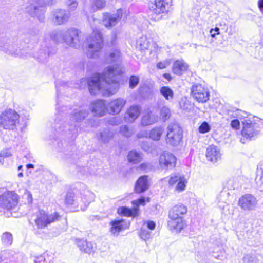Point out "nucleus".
Instances as JSON below:
<instances>
[{
    "mask_svg": "<svg viewBox=\"0 0 263 263\" xmlns=\"http://www.w3.org/2000/svg\"><path fill=\"white\" fill-rule=\"evenodd\" d=\"M93 194L87 191L84 192L83 194L82 195V197L80 198L76 199V201L74 195L72 193H68L66 195L65 203L69 205H75L77 203V206L80 207L81 210L84 211L93 200Z\"/></svg>",
    "mask_w": 263,
    "mask_h": 263,
    "instance_id": "nucleus-7",
    "label": "nucleus"
},
{
    "mask_svg": "<svg viewBox=\"0 0 263 263\" xmlns=\"http://www.w3.org/2000/svg\"><path fill=\"white\" fill-rule=\"evenodd\" d=\"M213 31V29H211V31H210V33L211 34L212 37H214L215 36V33H212Z\"/></svg>",
    "mask_w": 263,
    "mask_h": 263,
    "instance_id": "nucleus-63",
    "label": "nucleus"
},
{
    "mask_svg": "<svg viewBox=\"0 0 263 263\" xmlns=\"http://www.w3.org/2000/svg\"><path fill=\"white\" fill-rule=\"evenodd\" d=\"M242 261L243 263H258V259L255 255L247 254L244 255Z\"/></svg>",
    "mask_w": 263,
    "mask_h": 263,
    "instance_id": "nucleus-41",
    "label": "nucleus"
},
{
    "mask_svg": "<svg viewBox=\"0 0 263 263\" xmlns=\"http://www.w3.org/2000/svg\"><path fill=\"white\" fill-rule=\"evenodd\" d=\"M48 256L47 254H44L42 255L35 257L34 263H48L47 258Z\"/></svg>",
    "mask_w": 263,
    "mask_h": 263,
    "instance_id": "nucleus-47",
    "label": "nucleus"
},
{
    "mask_svg": "<svg viewBox=\"0 0 263 263\" xmlns=\"http://www.w3.org/2000/svg\"><path fill=\"white\" fill-rule=\"evenodd\" d=\"M77 245L80 250L88 254H91L93 252L95 248L91 242L85 240H79L77 241Z\"/></svg>",
    "mask_w": 263,
    "mask_h": 263,
    "instance_id": "nucleus-30",
    "label": "nucleus"
},
{
    "mask_svg": "<svg viewBox=\"0 0 263 263\" xmlns=\"http://www.w3.org/2000/svg\"><path fill=\"white\" fill-rule=\"evenodd\" d=\"M0 48L5 52L12 55H18V47L9 44V39L4 35L0 37Z\"/></svg>",
    "mask_w": 263,
    "mask_h": 263,
    "instance_id": "nucleus-18",
    "label": "nucleus"
},
{
    "mask_svg": "<svg viewBox=\"0 0 263 263\" xmlns=\"http://www.w3.org/2000/svg\"><path fill=\"white\" fill-rule=\"evenodd\" d=\"M149 43L146 36H142L137 41L136 48L141 51L146 50L149 47Z\"/></svg>",
    "mask_w": 263,
    "mask_h": 263,
    "instance_id": "nucleus-33",
    "label": "nucleus"
},
{
    "mask_svg": "<svg viewBox=\"0 0 263 263\" xmlns=\"http://www.w3.org/2000/svg\"><path fill=\"white\" fill-rule=\"evenodd\" d=\"M156 227V224L153 221L149 220L147 222L146 225L144 226L146 228H148L151 230H154Z\"/></svg>",
    "mask_w": 263,
    "mask_h": 263,
    "instance_id": "nucleus-55",
    "label": "nucleus"
},
{
    "mask_svg": "<svg viewBox=\"0 0 263 263\" xmlns=\"http://www.w3.org/2000/svg\"><path fill=\"white\" fill-rule=\"evenodd\" d=\"M126 103V101L122 98L112 100L107 104V112L111 115L119 114Z\"/></svg>",
    "mask_w": 263,
    "mask_h": 263,
    "instance_id": "nucleus-15",
    "label": "nucleus"
},
{
    "mask_svg": "<svg viewBox=\"0 0 263 263\" xmlns=\"http://www.w3.org/2000/svg\"><path fill=\"white\" fill-rule=\"evenodd\" d=\"M149 186L148 176L146 175L141 176L136 183L135 192L137 193L144 192L148 189Z\"/></svg>",
    "mask_w": 263,
    "mask_h": 263,
    "instance_id": "nucleus-26",
    "label": "nucleus"
},
{
    "mask_svg": "<svg viewBox=\"0 0 263 263\" xmlns=\"http://www.w3.org/2000/svg\"><path fill=\"white\" fill-rule=\"evenodd\" d=\"M23 197L24 198L27 199V203L28 204H30L32 203L33 198L32 194L30 192H29L27 190H26L24 194Z\"/></svg>",
    "mask_w": 263,
    "mask_h": 263,
    "instance_id": "nucleus-51",
    "label": "nucleus"
},
{
    "mask_svg": "<svg viewBox=\"0 0 263 263\" xmlns=\"http://www.w3.org/2000/svg\"><path fill=\"white\" fill-rule=\"evenodd\" d=\"M159 165L162 169H172L175 167L176 158L168 152H164L159 157Z\"/></svg>",
    "mask_w": 263,
    "mask_h": 263,
    "instance_id": "nucleus-14",
    "label": "nucleus"
},
{
    "mask_svg": "<svg viewBox=\"0 0 263 263\" xmlns=\"http://www.w3.org/2000/svg\"><path fill=\"white\" fill-rule=\"evenodd\" d=\"M183 175L179 173H175L172 174L170 176L168 180V184L171 186H174L177 182L178 183L182 178Z\"/></svg>",
    "mask_w": 263,
    "mask_h": 263,
    "instance_id": "nucleus-37",
    "label": "nucleus"
},
{
    "mask_svg": "<svg viewBox=\"0 0 263 263\" xmlns=\"http://www.w3.org/2000/svg\"><path fill=\"white\" fill-rule=\"evenodd\" d=\"M139 209L137 208H133V209H129L127 207H120L118 209V213L119 214H122L125 216L136 217L138 216Z\"/></svg>",
    "mask_w": 263,
    "mask_h": 263,
    "instance_id": "nucleus-31",
    "label": "nucleus"
},
{
    "mask_svg": "<svg viewBox=\"0 0 263 263\" xmlns=\"http://www.w3.org/2000/svg\"><path fill=\"white\" fill-rule=\"evenodd\" d=\"M171 0H155L149 5V9L155 14L159 15L166 12Z\"/></svg>",
    "mask_w": 263,
    "mask_h": 263,
    "instance_id": "nucleus-16",
    "label": "nucleus"
},
{
    "mask_svg": "<svg viewBox=\"0 0 263 263\" xmlns=\"http://www.w3.org/2000/svg\"><path fill=\"white\" fill-rule=\"evenodd\" d=\"M141 109L140 106L133 105L126 110L125 119L127 122H133L139 116Z\"/></svg>",
    "mask_w": 263,
    "mask_h": 263,
    "instance_id": "nucleus-22",
    "label": "nucleus"
},
{
    "mask_svg": "<svg viewBox=\"0 0 263 263\" xmlns=\"http://www.w3.org/2000/svg\"><path fill=\"white\" fill-rule=\"evenodd\" d=\"M66 4L71 10H74L78 6V3L76 0H67Z\"/></svg>",
    "mask_w": 263,
    "mask_h": 263,
    "instance_id": "nucleus-49",
    "label": "nucleus"
},
{
    "mask_svg": "<svg viewBox=\"0 0 263 263\" xmlns=\"http://www.w3.org/2000/svg\"><path fill=\"white\" fill-rule=\"evenodd\" d=\"M103 41L100 31L97 29H93V32L87 39L86 54L88 58L95 59L99 57L103 47Z\"/></svg>",
    "mask_w": 263,
    "mask_h": 263,
    "instance_id": "nucleus-4",
    "label": "nucleus"
},
{
    "mask_svg": "<svg viewBox=\"0 0 263 263\" xmlns=\"http://www.w3.org/2000/svg\"><path fill=\"white\" fill-rule=\"evenodd\" d=\"M163 132L164 129L162 126L155 127L149 131V138L154 140H159Z\"/></svg>",
    "mask_w": 263,
    "mask_h": 263,
    "instance_id": "nucleus-34",
    "label": "nucleus"
},
{
    "mask_svg": "<svg viewBox=\"0 0 263 263\" xmlns=\"http://www.w3.org/2000/svg\"><path fill=\"white\" fill-rule=\"evenodd\" d=\"M163 77L167 80H168V81L171 80V79H172V77L171 76V75L168 73H164L163 74Z\"/></svg>",
    "mask_w": 263,
    "mask_h": 263,
    "instance_id": "nucleus-58",
    "label": "nucleus"
},
{
    "mask_svg": "<svg viewBox=\"0 0 263 263\" xmlns=\"http://www.w3.org/2000/svg\"><path fill=\"white\" fill-rule=\"evenodd\" d=\"M243 127L241 130L242 138L240 139L242 143L246 142L245 140H251L258 134L257 126L255 123L250 120H245L242 122Z\"/></svg>",
    "mask_w": 263,
    "mask_h": 263,
    "instance_id": "nucleus-12",
    "label": "nucleus"
},
{
    "mask_svg": "<svg viewBox=\"0 0 263 263\" xmlns=\"http://www.w3.org/2000/svg\"><path fill=\"white\" fill-rule=\"evenodd\" d=\"M20 197L14 191H7L0 195V207L7 211L16 210Z\"/></svg>",
    "mask_w": 263,
    "mask_h": 263,
    "instance_id": "nucleus-6",
    "label": "nucleus"
},
{
    "mask_svg": "<svg viewBox=\"0 0 263 263\" xmlns=\"http://www.w3.org/2000/svg\"><path fill=\"white\" fill-rule=\"evenodd\" d=\"M182 138V132L180 127L176 124L170 125L167 127L166 143L173 146L177 145Z\"/></svg>",
    "mask_w": 263,
    "mask_h": 263,
    "instance_id": "nucleus-9",
    "label": "nucleus"
},
{
    "mask_svg": "<svg viewBox=\"0 0 263 263\" xmlns=\"http://www.w3.org/2000/svg\"><path fill=\"white\" fill-rule=\"evenodd\" d=\"M149 201V198H145L144 197H142L140 198L134 200L132 201V203L134 205H135V208H138V206L140 205H144L145 204V202H148Z\"/></svg>",
    "mask_w": 263,
    "mask_h": 263,
    "instance_id": "nucleus-43",
    "label": "nucleus"
},
{
    "mask_svg": "<svg viewBox=\"0 0 263 263\" xmlns=\"http://www.w3.org/2000/svg\"><path fill=\"white\" fill-rule=\"evenodd\" d=\"M260 168L261 170V174L259 182H260V185H263V162L260 164Z\"/></svg>",
    "mask_w": 263,
    "mask_h": 263,
    "instance_id": "nucleus-56",
    "label": "nucleus"
},
{
    "mask_svg": "<svg viewBox=\"0 0 263 263\" xmlns=\"http://www.w3.org/2000/svg\"><path fill=\"white\" fill-rule=\"evenodd\" d=\"M237 111H238V114H237V115L238 116V117H239V116H243L242 115H241V114H246L245 112H242L241 110H237Z\"/></svg>",
    "mask_w": 263,
    "mask_h": 263,
    "instance_id": "nucleus-59",
    "label": "nucleus"
},
{
    "mask_svg": "<svg viewBox=\"0 0 263 263\" xmlns=\"http://www.w3.org/2000/svg\"><path fill=\"white\" fill-rule=\"evenodd\" d=\"M140 167H141V169H145L146 168L147 166L145 164H142L140 165Z\"/></svg>",
    "mask_w": 263,
    "mask_h": 263,
    "instance_id": "nucleus-61",
    "label": "nucleus"
},
{
    "mask_svg": "<svg viewBox=\"0 0 263 263\" xmlns=\"http://www.w3.org/2000/svg\"><path fill=\"white\" fill-rule=\"evenodd\" d=\"M151 233L150 232L146 230V228L143 226L141 229V233L140 236L141 237L144 239L146 240L150 237Z\"/></svg>",
    "mask_w": 263,
    "mask_h": 263,
    "instance_id": "nucleus-48",
    "label": "nucleus"
},
{
    "mask_svg": "<svg viewBox=\"0 0 263 263\" xmlns=\"http://www.w3.org/2000/svg\"><path fill=\"white\" fill-rule=\"evenodd\" d=\"M122 54L120 50L117 47L112 48L106 53L105 61L107 63H114L121 62Z\"/></svg>",
    "mask_w": 263,
    "mask_h": 263,
    "instance_id": "nucleus-23",
    "label": "nucleus"
},
{
    "mask_svg": "<svg viewBox=\"0 0 263 263\" xmlns=\"http://www.w3.org/2000/svg\"><path fill=\"white\" fill-rule=\"evenodd\" d=\"M211 128L206 122H203L199 127L198 130L200 133L204 134L210 131Z\"/></svg>",
    "mask_w": 263,
    "mask_h": 263,
    "instance_id": "nucleus-46",
    "label": "nucleus"
},
{
    "mask_svg": "<svg viewBox=\"0 0 263 263\" xmlns=\"http://www.w3.org/2000/svg\"><path fill=\"white\" fill-rule=\"evenodd\" d=\"M110 232L115 236H117L121 231L127 227V224L123 219L113 220L110 222Z\"/></svg>",
    "mask_w": 263,
    "mask_h": 263,
    "instance_id": "nucleus-21",
    "label": "nucleus"
},
{
    "mask_svg": "<svg viewBox=\"0 0 263 263\" xmlns=\"http://www.w3.org/2000/svg\"><path fill=\"white\" fill-rule=\"evenodd\" d=\"M258 6L260 11L263 14V0H259L258 1Z\"/></svg>",
    "mask_w": 263,
    "mask_h": 263,
    "instance_id": "nucleus-57",
    "label": "nucleus"
},
{
    "mask_svg": "<svg viewBox=\"0 0 263 263\" xmlns=\"http://www.w3.org/2000/svg\"><path fill=\"white\" fill-rule=\"evenodd\" d=\"M120 133L121 135L126 137H130L133 134L132 130L126 125L120 127Z\"/></svg>",
    "mask_w": 263,
    "mask_h": 263,
    "instance_id": "nucleus-44",
    "label": "nucleus"
},
{
    "mask_svg": "<svg viewBox=\"0 0 263 263\" xmlns=\"http://www.w3.org/2000/svg\"><path fill=\"white\" fill-rule=\"evenodd\" d=\"M50 36L57 42H63L76 48H79L82 43L81 32L74 28H70L65 31H54Z\"/></svg>",
    "mask_w": 263,
    "mask_h": 263,
    "instance_id": "nucleus-3",
    "label": "nucleus"
},
{
    "mask_svg": "<svg viewBox=\"0 0 263 263\" xmlns=\"http://www.w3.org/2000/svg\"><path fill=\"white\" fill-rule=\"evenodd\" d=\"M11 154L9 150L5 149L2 151L0 153V163L2 164H4L5 159H7L11 157Z\"/></svg>",
    "mask_w": 263,
    "mask_h": 263,
    "instance_id": "nucleus-45",
    "label": "nucleus"
},
{
    "mask_svg": "<svg viewBox=\"0 0 263 263\" xmlns=\"http://www.w3.org/2000/svg\"><path fill=\"white\" fill-rule=\"evenodd\" d=\"M121 65L108 66L104 72L96 73L88 81L90 93L96 95L101 93L103 96L109 97L116 93L120 87L117 76L123 73Z\"/></svg>",
    "mask_w": 263,
    "mask_h": 263,
    "instance_id": "nucleus-1",
    "label": "nucleus"
},
{
    "mask_svg": "<svg viewBox=\"0 0 263 263\" xmlns=\"http://www.w3.org/2000/svg\"><path fill=\"white\" fill-rule=\"evenodd\" d=\"M188 68V65L182 60L176 61L173 66V71L177 75H181L186 71Z\"/></svg>",
    "mask_w": 263,
    "mask_h": 263,
    "instance_id": "nucleus-28",
    "label": "nucleus"
},
{
    "mask_svg": "<svg viewBox=\"0 0 263 263\" xmlns=\"http://www.w3.org/2000/svg\"><path fill=\"white\" fill-rule=\"evenodd\" d=\"M2 243L6 246H9L12 243L13 237L9 232L4 233L1 237Z\"/></svg>",
    "mask_w": 263,
    "mask_h": 263,
    "instance_id": "nucleus-38",
    "label": "nucleus"
},
{
    "mask_svg": "<svg viewBox=\"0 0 263 263\" xmlns=\"http://www.w3.org/2000/svg\"><path fill=\"white\" fill-rule=\"evenodd\" d=\"M0 263H23L20 255L12 256L9 251L0 252Z\"/></svg>",
    "mask_w": 263,
    "mask_h": 263,
    "instance_id": "nucleus-19",
    "label": "nucleus"
},
{
    "mask_svg": "<svg viewBox=\"0 0 263 263\" xmlns=\"http://www.w3.org/2000/svg\"><path fill=\"white\" fill-rule=\"evenodd\" d=\"M140 79L137 76L133 75L129 79V87L132 89L135 88L139 83Z\"/></svg>",
    "mask_w": 263,
    "mask_h": 263,
    "instance_id": "nucleus-42",
    "label": "nucleus"
},
{
    "mask_svg": "<svg viewBox=\"0 0 263 263\" xmlns=\"http://www.w3.org/2000/svg\"><path fill=\"white\" fill-rule=\"evenodd\" d=\"M19 115L11 109L5 110L0 116V125L5 129H13L19 122Z\"/></svg>",
    "mask_w": 263,
    "mask_h": 263,
    "instance_id": "nucleus-8",
    "label": "nucleus"
},
{
    "mask_svg": "<svg viewBox=\"0 0 263 263\" xmlns=\"http://www.w3.org/2000/svg\"><path fill=\"white\" fill-rule=\"evenodd\" d=\"M27 167L28 168H33L34 167V166L33 164H27Z\"/></svg>",
    "mask_w": 263,
    "mask_h": 263,
    "instance_id": "nucleus-62",
    "label": "nucleus"
},
{
    "mask_svg": "<svg viewBox=\"0 0 263 263\" xmlns=\"http://www.w3.org/2000/svg\"><path fill=\"white\" fill-rule=\"evenodd\" d=\"M194 99L200 103H205L209 100L210 91L208 88L200 84L193 85L191 89Z\"/></svg>",
    "mask_w": 263,
    "mask_h": 263,
    "instance_id": "nucleus-11",
    "label": "nucleus"
},
{
    "mask_svg": "<svg viewBox=\"0 0 263 263\" xmlns=\"http://www.w3.org/2000/svg\"><path fill=\"white\" fill-rule=\"evenodd\" d=\"M137 136L138 138H149V132L146 130H143L139 132Z\"/></svg>",
    "mask_w": 263,
    "mask_h": 263,
    "instance_id": "nucleus-53",
    "label": "nucleus"
},
{
    "mask_svg": "<svg viewBox=\"0 0 263 263\" xmlns=\"http://www.w3.org/2000/svg\"><path fill=\"white\" fill-rule=\"evenodd\" d=\"M114 137V133L108 129H105L99 134L98 139L103 143H108Z\"/></svg>",
    "mask_w": 263,
    "mask_h": 263,
    "instance_id": "nucleus-32",
    "label": "nucleus"
},
{
    "mask_svg": "<svg viewBox=\"0 0 263 263\" xmlns=\"http://www.w3.org/2000/svg\"><path fill=\"white\" fill-rule=\"evenodd\" d=\"M122 16V11L121 9L118 10L116 14L104 15L103 21V24L106 27L114 26L121 18Z\"/></svg>",
    "mask_w": 263,
    "mask_h": 263,
    "instance_id": "nucleus-20",
    "label": "nucleus"
},
{
    "mask_svg": "<svg viewBox=\"0 0 263 263\" xmlns=\"http://www.w3.org/2000/svg\"><path fill=\"white\" fill-rule=\"evenodd\" d=\"M187 211L186 206L182 204L176 205L170 210L167 224L171 231L178 233L183 229L185 222L183 216Z\"/></svg>",
    "mask_w": 263,
    "mask_h": 263,
    "instance_id": "nucleus-2",
    "label": "nucleus"
},
{
    "mask_svg": "<svg viewBox=\"0 0 263 263\" xmlns=\"http://www.w3.org/2000/svg\"><path fill=\"white\" fill-rule=\"evenodd\" d=\"M87 115L88 111L86 110H74L73 113L70 117V126L74 127L76 122L82 121Z\"/></svg>",
    "mask_w": 263,
    "mask_h": 263,
    "instance_id": "nucleus-27",
    "label": "nucleus"
},
{
    "mask_svg": "<svg viewBox=\"0 0 263 263\" xmlns=\"http://www.w3.org/2000/svg\"><path fill=\"white\" fill-rule=\"evenodd\" d=\"M187 182V181L183 175V176L182 177V178L178 182L175 187V191L180 192L185 190Z\"/></svg>",
    "mask_w": 263,
    "mask_h": 263,
    "instance_id": "nucleus-40",
    "label": "nucleus"
},
{
    "mask_svg": "<svg viewBox=\"0 0 263 263\" xmlns=\"http://www.w3.org/2000/svg\"><path fill=\"white\" fill-rule=\"evenodd\" d=\"M170 62L168 60H165L162 62H159L157 65V67L158 69H164L167 67L168 65H170Z\"/></svg>",
    "mask_w": 263,
    "mask_h": 263,
    "instance_id": "nucleus-52",
    "label": "nucleus"
},
{
    "mask_svg": "<svg viewBox=\"0 0 263 263\" xmlns=\"http://www.w3.org/2000/svg\"><path fill=\"white\" fill-rule=\"evenodd\" d=\"M160 118L164 121L167 120L171 116L170 109L166 106H163L160 110Z\"/></svg>",
    "mask_w": 263,
    "mask_h": 263,
    "instance_id": "nucleus-39",
    "label": "nucleus"
},
{
    "mask_svg": "<svg viewBox=\"0 0 263 263\" xmlns=\"http://www.w3.org/2000/svg\"><path fill=\"white\" fill-rule=\"evenodd\" d=\"M160 93L166 100L172 101L174 98V92L172 89L167 86H163L160 89Z\"/></svg>",
    "mask_w": 263,
    "mask_h": 263,
    "instance_id": "nucleus-35",
    "label": "nucleus"
},
{
    "mask_svg": "<svg viewBox=\"0 0 263 263\" xmlns=\"http://www.w3.org/2000/svg\"><path fill=\"white\" fill-rule=\"evenodd\" d=\"M158 120V117L152 111H149L142 117L141 123L143 126H146L155 123Z\"/></svg>",
    "mask_w": 263,
    "mask_h": 263,
    "instance_id": "nucleus-29",
    "label": "nucleus"
},
{
    "mask_svg": "<svg viewBox=\"0 0 263 263\" xmlns=\"http://www.w3.org/2000/svg\"><path fill=\"white\" fill-rule=\"evenodd\" d=\"M23 173H22V172H20V173H19L18 174V176L19 177H23Z\"/></svg>",
    "mask_w": 263,
    "mask_h": 263,
    "instance_id": "nucleus-64",
    "label": "nucleus"
},
{
    "mask_svg": "<svg viewBox=\"0 0 263 263\" xmlns=\"http://www.w3.org/2000/svg\"><path fill=\"white\" fill-rule=\"evenodd\" d=\"M142 159V155L140 153L135 151H131L128 155V159L130 162L133 163H138L140 162Z\"/></svg>",
    "mask_w": 263,
    "mask_h": 263,
    "instance_id": "nucleus-36",
    "label": "nucleus"
},
{
    "mask_svg": "<svg viewBox=\"0 0 263 263\" xmlns=\"http://www.w3.org/2000/svg\"><path fill=\"white\" fill-rule=\"evenodd\" d=\"M47 54L46 53H44V54L42 55H41L40 57L41 58V59H45L46 58V57H47Z\"/></svg>",
    "mask_w": 263,
    "mask_h": 263,
    "instance_id": "nucleus-60",
    "label": "nucleus"
},
{
    "mask_svg": "<svg viewBox=\"0 0 263 263\" xmlns=\"http://www.w3.org/2000/svg\"><path fill=\"white\" fill-rule=\"evenodd\" d=\"M206 157L209 161L216 162L221 157L219 149L215 145L209 146L206 149Z\"/></svg>",
    "mask_w": 263,
    "mask_h": 263,
    "instance_id": "nucleus-24",
    "label": "nucleus"
},
{
    "mask_svg": "<svg viewBox=\"0 0 263 263\" xmlns=\"http://www.w3.org/2000/svg\"><path fill=\"white\" fill-rule=\"evenodd\" d=\"M94 5L97 9H101L104 8L106 5V1L104 0H96Z\"/></svg>",
    "mask_w": 263,
    "mask_h": 263,
    "instance_id": "nucleus-50",
    "label": "nucleus"
},
{
    "mask_svg": "<svg viewBox=\"0 0 263 263\" xmlns=\"http://www.w3.org/2000/svg\"><path fill=\"white\" fill-rule=\"evenodd\" d=\"M238 205L244 211H254L257 208L258 200L253 195L246 194L239 198Z\"/></svg>",
    "mask_w": 263,
    "mask_h": 263,
    "instance_id": "nucleus-13",
    "label": "nucleus"
},
{
    "mask_svg": "<svg viewBox=\"0 0 263 263\" xmlns=\"http://www.w3.org/2000/svg\"><path fill=\"white\" fill-rule=\"evenodd\" d=\"M231 126L232 128L237 129L239 128L240 123L237 119L233 120L231 123Z\"/></svg>",
    "mask_w": 263,
    "mask_h": 263,
    "instance_id": "nucleus-54",
    "label": "nucleus"
},
{
    "mask_svg": "<svg viewBox=\"0 0 263 263\" xmlns=\"http://www.w3.org/2000/svg\"><path fill=\"white\" fill-rule=\"evenodd\" d=\"M54 22L58 25L66 23L70 17V13L65 10L57 9L53 13Z\"/></svg>",
    "mask_w": 263,
    "mask_h": 263,
    "instance_id": "nucleus-25",
    "label": "nucleus"
},
{
    "mask_svg": "<svg viewBox=\"0 0 263 263\" xmlns=\"http://www.w3.org/2000/svg\"><path fill=\"white\" fill-rule=\"evenodd\" d=\"M32 3L26 8V11L33 16H37L40 21L43 19L45 12L44 5L47 4L49 0H31Z\"/></svg>",
    "mask_w": 263,
    "mask_h": 263,
    "instance_id": "nucleus-10",
    "label": "nucleus"
},
{
    "mask_svg": "<svg viewBox=\"0 0 263 263\" xmlns=\"http://www.w3.org/2000/svg\"><path fill=\"white\" fill-rule=\"evenodd\" d=\"M34 221L39 229H44L52 223L59 221L61 216L58 213H49L44 210L35 213Z\"/></svg>",
    "mask_w": 263,
    "mask_h": 263,
    "instance_id": "nucleus-5",
    "label": "nucleus"
},
{
    "mask_svg": "<svg viewBox=\"0 0 263 263\" xmlns=\"http://www.w3.org/2000/svg\"><path fill=\"white\" fill-rule=\"evenodd\" d=\"M90 109L94 116L102 117L104 116L107 111V106H106L103 100H98L91 103Z\"/></svg>",
    "mask_w": 263,
    "mask_h": 263,
    "instance_id": "nucleus-17",
    "label": "nucleus"
}]
</instances>
